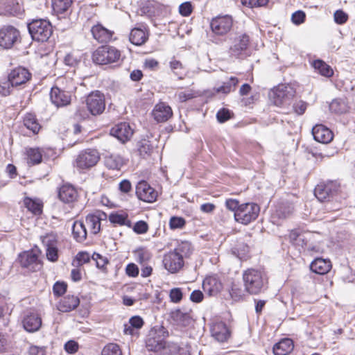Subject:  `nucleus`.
<instances>
[{
	"label": "nucleus",
	"instance_id": "obj_1",
	"mask_svg": "<svg viewBox=\"0 0 355 355\" xmlns=\"http://www.w3.org/2000/svg\"><path fill=\"white\" fill-rule=\"evenodd\" d=\"M191 244L182 243L173 251L166 253L163 258V264L170 273L178 272L184 266V257L191 252Z\"/></svg>",
	"mask_w": 355,
	"mask_h": 355
},
{
	"label": "nucleus",
	"instance_id": "obj_2",
	"mask_svg": "<svg viewBox=\"0 0 355 355\" xmlns=\"http://www.w3.org/2000/svg\"><path fill=\"white\" fill-rule=\"evenodd\" d=\"M244 291L250 295H257L262 292L266 283V279L262 271L254 268H248L243 272Z\"/></svg>",
	"mask_w": 355,
	"mask_h": 355
},
{
	"label": "nucleus",
	"instance_id": "obj_3",
	"mask_svg": "<svg viewBox=\"0 0 355 355\" xmlns=\"http://www.w3.org/2000/svg\"><path fill=\"white\" fill-rule=\"evenodd\" d=\"M340 185L336 182H329L326 184H319L314 189L315 196L320 202H326V209L328 211L340 209L338 205L331 206V201L333 200L339 191Z\"/></svg>",
	"mask_w": 355,
	"mask_h": 355
},
{
	"label": "nucleus",
	"instance_id": "obj_4",
	"mask_svg": "<svg viewBox=\"0 0 355 355\" xmlns=\"http://www.w3.org/2000/svg\"><path fill=\"white\" fill-rule=\"evenodd\" d=\"M28 32L35 41L47 42L53 33V26L49 20L44 19H33L28 24Z\"/></svg>",
	"mask_w": 355,
	"mask_h": 355
},
{
	"label": "nucleus",
	"instance_id": "obj_5",
	"mask_svg": "<svg viewBox=\"0 0 355 355\" xmlns=\"http://www.w3.org/2000/svg\"><path fill=\"white\" fill-rule=\"evenodd\" d=\"M295 90L289 85H280L274 88L270 94V98L277 107H288L295 96Z\"/></svg>",
	"mask_w": 355,
	"mask_h": 355
},
{
	"label": "nucleus",
	"instance_id": "obj_6",
	"mask_svg": "<svg viewBox=\"0 0 355 355\" xmlns=\"http://www.w3.org/2000/svg\"><path fill=\"white\" fill-rule=\"evenodd\" d=\"M121 51L112 46L98 47L93 53L92 60L98 64L118 63L121 59Z\"/></svg>",
	"mask_w": 355,
	"mask_h": 355
},
{
	"label": "nucleus",
	"instance_id": "obj_7",
	"mask_svg": "<svg viewBox=\"0 0 355 355\" xmlns=\"http://www.w3.org/2000/svg\"><path fill=\"white\" fill-rule=\"evenodd\" d=\"M168 336L163 326L154 327L149 332L146 340V347L149 351L159 352L166 347L165 339Z\"/></svg>",
	"mask_w": 355,
	"mask_h": 355
},
{
	"label": "nucleus",
	"instance_id": "obj_8",
	"mask_svg": "<svg viewBox=\"0 0 355 355\" xmlns=\"http://www.w3.org/2000/svg\"><path fill=\"white\" fill-rule=\"evenodd\" d=\"M260 211L259 206L256 203H243L234 214L236 221L248 225L257 219Z\"/></svg>",
	"mask_w": 355,
	"mask_h": 355
},
{
	"label": "nucleus",
	"instance_id": "obj_9",
	"mask_svg": "<svg viewBox=\"0 0 355 355\" xmlns=\"http://www.w3.org/2000/svg\"><path fill=\"white\" fill-rule=\"evenodd\" d=\"M100 155L95 149H86L77 155L74 166L79 169H88L94 166L98 162Z\"/></svg>",
	"mask_w": 355,
	"mask_h": 355
},
{
	"label": "nucleus",
	"instance_id": "obj_10",
	"mask_svg": "<svg viewBox=\"0 0 355 355\" xmlns=\"http://www.w3.org/2000/svg\"><path fill=\"white\" fill-rule=\"evenodd\" d=\"M86 106L93 116L101 114L105 109V96L99 91L91 92L86 98Z\"/></svg>",
	"mask_w": 355,
	"mask_h": 355
},
{
	"label": "nucleus",
	"instance_id": "obj_11",
	"mask_svg": "<svg viewBox=\"0 0 355 355\" xmlns=\"http://www.w3.org/2000/svg\"><path fill=\"white\" fill-rule=\"evenodd\" d=\"M232 24L233 19L230 15H219L211 19L210 27L214 34L224 35L231 30Z\"/></svg>",
	"mask_w": 355,
	"mask_h": 355
},
{
	"label": "nucleus",
	"instance_id": "obj_12",
	"mask_svg": "<svg viewBox=\"0 0 355 355\" xmlns=\"http://www.w3.org/2000/svg\"><path fill=\"white\" fill-rule=\"evenodd\" d=\"M19 37V32L12 26H4L0 29V46L10 49Z\"/></svg>",
	"mask_w": 355,
	"mask_h": 355
},
{
	"label": "nucleus",
	"instance_id": "obj_13",
	"mask_svg": "<svg viewBox=\"0 0 355 355\" xmlns=\"http://www.w3.org/2000/svg\"><path fill=\"white\" fill-rule=\"evenodd\" d=\"M136 194L139 200L146 202H153L157 197V191L144 180L138 182Z\"/></svg>",
	"mask_w": 355,
	"mask_h": 355
},
{
	"label": "nucleus",
	"instance_id": "obj_14",
	"mask_svg": "<svg viewBox=\"0 0 355 355\" xmlns=\"http://www.w3.org/2000/svg\"><path fill=\"white\" fill-rule=\"evenodd\" d=\"M249 42V36L247 34L236 35L230 48V54L234 57L242 55L247 50Z\"/></svg>",
	"mask_w": 355,
	"mask_h": 355
},
{
	"label": "nucleus",
	"instance_id": "obj_15",
	"mask_svg": "<svg viewBox=\"0 0 355 355\" xmlns=\"http://www.w3.org/2000/svg\"><path fill=\"white\" fill-rule=\"evenodd\" d=\"M19 261L21 267L31 271L38 270L40 266L38 257L33 250L25 251L19 254Z\"/></svg>",
	"mask_w": 355,
	"mask_h": 355
},
{
	"label": "nucleus",
	"instance_id": "obj_16",
	"mask_svg": "<svg viewBox=\"0 0 355 355\" xmlns=\"http://www.w3.org/2000/svg\"><path fill=\"white\" fill-rule=\"evenodd\" d=\"M22 324L26 331L35 332L41 327L42 319L37 313L27 311L23 317Z\"/></svg>",
	"mask_w": 355,
	"mask_h": 355
},
{
	"label": "nucleus",
	"instance_id": "obj_17",
	"mask_svg": "<svg viewBox=\"0 0 355 355\" xmlns=\"http://www.w3.org/2000/svg\"><path fill=\"white\" fill-rule=\"evenodd\" d=\"M21 0H1L0 15H17L23 11Z\"/></svg>",
	"mask_w": 355,
	"mask_h": 355
},
{
	"label": "nucleus",
	"instance_id": "obj_18",
	"mask_svg": "<svg viewBox=\"0 0 355 355\" xmlns=\"http://www.w3.org/2000/svg\"><path fill=\"white\" fill-rule=\"evenodd\" d=\"M111 135L116 137L122 143L128 141L133 134V130L128 123H120L110 130Z\"/></svg>",
	"mask_w": 355,
	"mask_h": 355
},
{
	"label": "nucleus",
	"instance_id": "obj_19",
	"mask_svg": "<svg viewBox=\"0 0 355 355\" xmlns=\"http://www.w3.org/2000/svg\"><path fill=\"white\" fill-rule=\"evenodd\" d=\"M50 98L56 107H62L70 103L71 94L69 92L62 90L55 86L51 89Z\"/></svg>",
	"mask_w": 355,
	"mask_h": 355
},
{
	"label": "nucleus",
	"instance_id": "obj_20",
	"mask_svg": "<svg viewBox=\"0 0 355 355\" xmlns=\"http://www.w3.org/2000/svg\"><path fill=\"white\" fill-rule=\"evenodd\" d=\"M8 77L12 86L17 87L28 81L31 78V73L26 68L19 67L12 69Z\"/></svg>",
	"mask_w": 355,
	"mask_h": 355
},
{
	"label": "nucleus",
	"instance_id": "obj_21",
	"mask_svg": "<svg viewBox=\"0 0 355 355\" xmlns=\"http://www.w3.org/2000/svg\"><path fill=\"white\" fill-rule=\"evenodd\" d=\"M312 135L316 141L322 144L331 142L334 137L332 131L322 124H316L313 126L312 128Z\"/></svg>",
	"mask_w": 355,
	"mask_h": 355
},
{
	"label": "nucleus",
	"instance_id": "obj_22",
	"mask_svg": "<svg viewBox=\"0 0 355 355\" xmlns=\"http://www.w3.org/2000/svg\"><path fill=\"white\" fill-rule=\"evenodd\" d=\"M211 334L216 340L219 343H223L230 338V331L224 322H218L211 325Z\"/></svg>",
	"mask_w": 355,
	"mask_h": 355
},
{
	"label": "nucleus",
	"instance_id": "obj_23",
	"mask_svg": "<svg viewBox=\"0 0 355 355\" xmlns=\"http://www.w3.org/2000/svg\"><path fill=\"white\" fill-rule=\"evenodd\" d=\"M202 288L205 293L215 296L222 291L223 284L216 277L210 276L204 279Z\"/></svg>",
	"mask_w": 355,
	"mask_h": 355
},
{
	"label": "nucleus",
	"instance_id": "obj_24",
	"mask_svg": "<svg viewBox=\"0 0 355 355\" xmlns=\"http://www.w3.org/2000/svg\"><path fill=\"white\" fill-rule=\"evenodd\" d=\"M172 114L171 107L164 103L157 104L153 110V117L158 123L166 121L172 116Z\"/></svg>",
	"mask_w": 355,
	"mask_h": 355
},
{
	"label": "nucleus",
	"instance_id": "obj_25",
	"mask_svg": "<svg viewBox=\"0 0 355 355\" xmlns=\"http://www.w3.org/2000/svg\"><path fill=\"white\" fill-rule=\"evenodd\" d=\"M58 198L64 203H72L78 198V191L73 186L64 184L59 189Z\"/></svg>",
	"mask_w": 355,
	"mask_h": 355
},
{
	"label": "nucleus",
	"instance_id": "obj_26",
	"mask_svg": "<svg viewBox=\"0 0 355 355\" xmlns=\"http://www.w3.org/2000/svg\"><path fill=\"white\" fill-rule=\"evenodd\" d=\"M331 266L329 259L318 257L311 263L310 269L316 274L325 275L331 270Z\"/></svg>",
	"mask_w": 355,
	"mask_h": 355
},
{
	"label": "nucleus",
	"instance_id": "obj_27",
	"mask_svg": "<svg viewBox=\"0 0 355 355\" xmlns=\"http://www.w3.org/2000/svg\"><path fill=\"white\" fill-rule=\"evenodd\" d=\"M80 303L78 297L74 295H67L62 299L58 304V309L64 313L70 312L74 310Z\"/></svg>",
	"mask_w": 355,
	"mask_h": 355
},
{
	"label": "nucleus",
	"instance_id": "obj_28",
	"mask_svg": "<svg viewBox=\"0 0 355 355\" xmlns=\"http://www.w3.org/2000/svg\"><path fill=\"white\" fill-rule=\"evenodd\" d=\"M73 0H52L53 12L58 15L67 16L71 12Z\"/></svg>",
	"mask_w": 355,
	"mask_h": 355
},
{
	"label": "nucleus",
	"instance_id": "obj_29",
	"mask_svg": "<svg viewBox=\"0 0 355 355\" xmlns=\"http://www.w3.org/2000/svg\"><path fill=\"white\" fill-rule=\"evenodd\" d=\"M91 32L94 38L101 43L109 42L112 36V32L101 24L94 26Z\"/></svg>",
	"mask_w": 355,
	"mask_h": 355
},
{
	"label": "nucleus",
	"instance_id": "obj_30",
	"mask_svg": "<svg viewBox=\"0 0 355 355\" xmlns=\"http://www.w3.org/2000/svg\"><path fill=\"white\" fill-rule=\"evenodd\" d=\"M294 348L293 342L290 338H283L277 343L272 348L275 355H288Z\"/></svg>",
	"mask_w": 355,
	"mask_h": 355
},
{
	"label": "nucleus",
	"instance_id": "obj_31",
	"mask_svg": "<svg viewBox=\"0 0 355 355\" xmlns=\"http://www.w3.org/2000/svg\"><path fill=\"white\" fill-rule=\"evenodd\" d=\"M171 318L177 325L187 327L190 325L192 319L189 313L183 312L180 309L175 310L171 313Z\"/></svg>",
	"mask_w": 355,
	"mask_h": 355
},
{
	"label": "nucleus",
	"instance_id": "obj_32",
	"mask_svg": "<svg viewBox=\"0 0 355 355\" xmlns=\"http://www.w3.org/2000/svg\"><path fill=\"white\" fill-rule=\"evenodd\" d=\"M72 234L73 238L78 242H83L87 238L86 225L80 220L75 221L72 226Z\"/></svg>",
	"mask_w": 355,
	"mask_h": 355
},
{
	"label": "nucleus",
	"instance_id": "obj_33",
	"mask_svg": "<svg viewBox=\"0 0 355 355\" xmlns=\"http://www.w3.org/2000/svg\"><path fill=\"white\" fill-rule=\"evenodd\" d=\"M129 40L132 44L141 46L148 40V35L143 29L135 28L130 33Z\"/></svg>",
	"mask_w": 355,
	"mask_h": 355
},
{
	"label": "nucleus",
	"instance_id": "obj_34",
	"mask_svg": "<svg viewBox=\"0 0 355 355\" xmlns=\"http://www.w3.org/2000/svg\"><path fill=\"white\" fill-rule=\"evenodd\" d=\"M239 82V79L236 77L232 76L227 80L223 82L222 85L215 87L214 90L216 93L227 94L235 90Z\"/></svg>",
	"mask_w": 355,
	"mask_h": 355
},
{
	"label": "nucleus",
	"instance_id": "obj_35",
	"mask_svg": "<svg viewBox=\"0 0 355 355\" xmlns=\"http://www.w3.org/2000/svg\"><path fill=\"white\" fill-rule=\"evenodd\" d=\"M101 218L95 214H89L85 218V225L89 229L90 233L96 234L101 230Z\"/></svg>",
	"mask_w": 355,
	"mask_h": 355
},
{
	"label": "nucleus",
	"instance_id": "obj_36",
	"mask_svg": "<svg viewBox=\"0 0 355 355\" xmlns=\"http://www.w3.org/2000/svg\"><path fill=\"white\" fill-rule=\"evenodd\" d=\"M105 166L112 170H120L125 164L123 158L119 155H110L105 158Z\"/></svg>",
	"mask_w": 355,
	"mask_h": 355
},
{
	"label": "nucleus",
	"instance_id": "obj_37",
	"mask_svg": "<svg viewBox=\"0 0 355 355\" xmlns=\"http://www.w3.org/2000/svg\"><path fill=\"white\" fill-rule=\"evenodd\" d=\"M312 66L323 76L331 77L334 73L331 67L322 60H314L312 62Z\"/></svg>",
	"mask_w": 355,
	"mask_h": 355
},
{
	"label": "nucleus",
	"instance_id": "obj_38",
	"mask_svg": "<svg viewBox=\"0 0 355 355\" xmlns=\"http://www.w3.org/2000/svg\"><path fill=\"white\" fill-rule=\"evenodd\" d=\"M24 125L34 134H37L40 129V125L39 124L35 115L31 113H28L24 118Z\"/></svg>",
	"mask_w": 355,
	"mask_h": 355
},
{
	"label": "nucleus",
	"instance_id": "obj_39",
	"mask_svg": "<svg viewBox=\"0 0 355 355\" xmlns=\"http://www.w3.org/2000/svg\"><path fill=\"white\" fill-rule=\"evenodd\" d=\"M293 207L291 204H282L276 209L273 217H277L279 219H285L288 217L293 212Z\"/></svg>",
	"mask_w": 355,
	"mask_h": 355
},
{
	"label": "nucleus",
	"instance_id": "obj_40",
	"mask_svg": "<svg viewBox=\"0 0 355 355\" xmlns=\"http://www.w3.org/2000/svg\"><path fill=\"white\" fill-rule=\"evenodd\" d=\"M25 207L34 214L42 213V204L38 200H33L31 198H25L24 200Z\"/></svg>",
	"mask_w": 355,
	"mask_h": 355
},
{
	"label": "nucleus",
	"instance_id": "obj_41",
	"mask_svg": "<svg viewBox=\"0 0 355 355\" xmlns=\"http://www.w3.org/2000/svg\"><path fill=\"white\" fill-rule=\"evenodd\" d=\"M26 154L27 162L29 165L38 164L42 162V156L38 148H29Z\"/></svg>",
	"mask_w": 355,
	"mask_h": 355
},
{
	"label": "nucleus",
	"instance_id": "obj_42",
	"mask_svg": "<svg viewBox=\"0 0 355 355\" xmlns=\"http://www.w3.org/2000/svg\"><path fill=\"white\" fill-rule=\"evenodd\" d=\"M329 110L336 114H343L347 111V107L344 100L337 98L331 101Z\"/></svg>",
	"mask_w": 355,
	"mask_h": 355
},
{
	"label": "nucleus",
	"instance_id": "obj_43",
	"mask_svg": "<svg viewBox=\"0 0 355 355\" xmlns=\"http://www.w3.org/2000/svg\"><path fill=\"white\" fill-rule=\"evenodd\" d=\"M169 66L171 70L175 76L178 77V78L182 79L185 75V70L180 61L172 60L169 62Z\"/></svg>",
	"mask_w": 355,
	"mask_h": 355
},
{
	"label": "nucleus",
	"instance_id": "obj_44",
	"mask_svg": "<svg viewBox=\"0 0 355 355\" xmlns=\"http://www.w3.org/2000/svg\"><path fill=\"white\" fill-rule=\"evenodd\" d=\"M153 150L150 142L148 140H143L138 144V152L142 157L150 155Z\"/></svg>",
	"mask_w": 355,
	"mask_h": 355
},
{
	"label": "nucleus",
	"instance_id": "obj_45",
	"mask_svg": "<svg viewBox=\"0 0 355 355\" xmlns=\"http://www.w3.org/2000/svg\"><path fill=\"white\" fill-rule=\"evenodd\" d=\"M101 355H122V352L117 344L109 343L103 347Z\"/></svg>",
	"mask_w": 355,
	"mask_h": 355
},
{
	"label": "nucleus",
	"instance_id": "obj_46",
	"mask_svg": "<svg viewBox=\"0 0 355 355\" xmlns=\"http://www.w3.org/2000/svg\"><path fill=\"white\" fill-rule=\"evenodd\" d=\"M15 87L10 79H3L0 80V94L6 96L11 93L12 89Z\"/></svg>",
	"mask_w": 355,
	"mask_h": 355
},
{
	"label": "nucleus",
	"instance_id": "obj_47",
	"mask_svg": "<svg viewBox=\"0 0 355 355\" xmlns=\"http://www.w3.org/2000/svg\"><path fill=\"white\" fill-rule=\"evenodd\" d=\"M137 256V261L141 265H145V263L150 259L151 254L150 253L144 249H139L135 252Z\"/></svg>",
	"mask_w": 355,
	"mask_h": 355
},
{
	"label": "nucleus",
	"instance_id": "obj_48",
	"mask_svg": "<svg viewBox=\"0 0 355 355\" xmlns=\"http://www.w3.org/2000/svg\"><path fill=\"white\" fill-rule=\"evenodd\" d=\"M67 284L64 282H56L53 286V293L56 297H60L65 293Z\"/></svg>",
	"mask_w": 355,
	"mask_h": 355
},
{
	"label": "nucleus",
	"instance_id": "obj_49",
	"mask_svg": "<svg viewBox=\"0 0 355 355\" xmlns=\"http://www.w3.org/2000/svg\"><path fill=\"white\" fill-rule=\"evenodd\" d=\"M92 260L96 262L97 268L104 269L105 266L108 263V259L105 257H103L101 254L94 252L92 256Z\"/></svg>",
	"mask_w": 355,
	"mask_h": 355
},
{
	"label": "nucleus",
	"instance_id": "obj_50",
	"mask_svg": "<svg viewBox=\"0 0 355 355\" xmlns=\"http://www.w3.org/2000/svg\"><path fill=\"white\" fill-rule=\"evenodd\" d=\"M132 229L135 233L143 234L148 232V225L144 220H139L134 225Z\"/></svg>",
	"mask_w": 355,
	"mask_h": 355
},
{
	"label": "nucleus",
	"instance_id": "obj_51",
	"mask_svg": "<svg viewBox=\"0 0 355 355\" xmlns=\"http://www.w3.org/2000/svg\"><path fill=\"white\" fill-rule=\"evenodd\" d=\"M185 225V220L182 217L173 216L169 221L171 229L182 228Z\"/></svg>",
	"mask_w": 355,
	"mask_h": 355
},
{
	"label": "nucleus",
	"instance_id": "obj_52",
	"mask_svg": "<svg viewBox=\"0 0 355 355\" xmlns=\"http://www.w3.org/2000/svg\"><path fill=\"white\" fill-rule=\"evenodd\" d=\"M305 19L306 15L302 10L295 11L291 16V21L295 25L302 24L305 21Z\"/></svg>",
	"mask_w": 355,
	"mask_h": 355
},
{
	"label": "nucleus",
	"instance_id": "obj_53",
	"mask_svg": "<svg viewBox=\"0 0 355 355\" xmlns=\"http://www.w3.org/2000/svg\"><path fill=\"white\" fill-rule=\"evenodd\" d=\"M334 21L338 24H343L348 19V15L342 10H338L334 15Z\"/></svg>",
	"mask_w": 355,
	"mask_h": 355
},
{
	"label": "nucleus",
	"instance_id": "obj_54",
	"mask_svg": "<svg viewBox=\"0 0 355 355\" xmlns=\"http://www.w3.org/2000/svg\"><path fill=\"white\" fill-rule=\"evenodd\" d=\"M109 220L113 224L122 225L125 221V216L117 213H112L109 216Z\"/></svg>",
	"mask_w": 355,
	"mask_h": 355
},
{
	"label": "nucleus",
	"instance_id": "obj_55",
	"mask_svg": "<svg viewBox=\"0 0 355 355\" xmlns=\"http://www.w3.org/2000/svg\"><path fill=\"white\" fill-rule=\"evenodd\" d=\"M171 302L178 303L182 298V293L180 288H174L170 291L169 294Z\"/></svg>",
	"mask_w": 355,
	"mask_h": 355
},
{
	"label": "nucleus",
	"instance_id": "obj_56",
	"mask_svg": "<svg viewBox=\"0 0 355 355\" xmlns=\"http://www.w3.org/2000/svg\"><path fill=\"white\" fill-rule=\"evenodd\" d=\"M139 272V268L135 263H130L126 266L125 273L128 277H136L138 276Z\"/></svg>",
	"mask_w": 355,
	"mask_h": 355
},
{
	"label": "nucleus",
	"instance_id": "obj_57",
	"mask_svg": "<svg viewBox=\"0 0 355 355\" xmlns=\"http://www.w3.org/2000/svg\"><path fill=\"white\" fill-rule=\"evenodd\" d=\"M231 117V113L227 109H220L216 114L217 120L220 123H224Z\"/></svg>",
	"mask_w": 355,
	"mask_h": 355
},
{
	"label": "nucleus",
	"instance_id": "obj_58",
	"mask_svg": "<svg viewBox=\"0 0 355 355\" xmlns=\"http://www.w3.org/2000/svg\"><path fill=\"white\" fill-rule=\"evenodd\" d=\"M43 245L46 248L49 247H56V239L53 234H47L42 238Z\"/></svg>",
	"mask_w": 355,
	"mask_h": 355
},
{
	"label": "nucleus",
	"instance_id": "obj_59",
	"mask_svg": "<svg viewBox=\"0 0 355 355\" xmlns=\"http://www.w3.org/2000/svg\"><path fill=\"white\" fill-rule=\"evenodd\" d=\"M179 12L180 15L184 17L190 15L192 12L191 3L189 1L181 3L179 6Z\"/></svg>",
	"mask_w": 355,
	"mask_h": 355
},
{
	"label": "nucleus",
	"instance_id": "obj_60",
	"mask_svg": "<svg viewBox=\"0 0 355 355\" xmlns=\"http://www.w3.org/2000/svg\"><path fill=\"white\" fill-rule=\"evenodd\" d=\"M239 202L233 198H228L225 200V207L227 209L234 211V214L240 207Z\"/></svg>",
	"mask_w": 355,
	"mask_h": 355
},
{
	"label": "nucleus",
	"instance_id": "obj_61",
	"mask_svg": "<svg viewBox=\"0 0 355 355\" xmlns=\"http://www.w3.org/2000/svg\"><path fill=\"white\" fill-rule=\"evenodd\" d=\"M90 260V255L87 252H80L76 256V261L78 262V266H82L84 263L89 262Z\"/></svg>",
	"mask_w": 355,
	"mask_h": 355
},
{
	"label": "nucleus",
	"instance_id": "obj_62",
	"mask_svg": "<svg viewBox=\"0 0 355 355\" xmlns=\"http://www.w3.org/2000/svg\"><path fill=\"white\" fill-rule=\"evenodd\" d=\"M129 324H130L135 329H139L143 327L144 322L141 317L135 315L130 318Z\"/></svg>",
	"mask_w": 355,
	"mask_h": 355
},
{
	"label": "nucleus",
	"instance_id": "obj_63",
	"mask_svg": "<svg viewBox=\"0 0 355 355\" xmlns=\"http://www.w3.org/2000/svg\"><path fill=\"white\" fill-rule=\"evenodd\" d=\"M46 257L51 261H55L58 258L57 247H49L46 248Z\"/></svg>",
	"mask_w": 355,
	"mask_h": 355
},
{
	"label": "nucleus",
	"instance_id": "obj_64",
	"mask_svg": "<svg viewBox=\"0 0 355 355\" xmlns=\"http://www.w3.org/2000/svg\"><path fill=\"white\" fill-rule=\"evenodd\" d=\"M293 109L298 115H302L306 110V103L304 101H298L293 104Z\"/></svg>",
	"mask_w": 355,
	"mask_h": 355
}]
</instances>
